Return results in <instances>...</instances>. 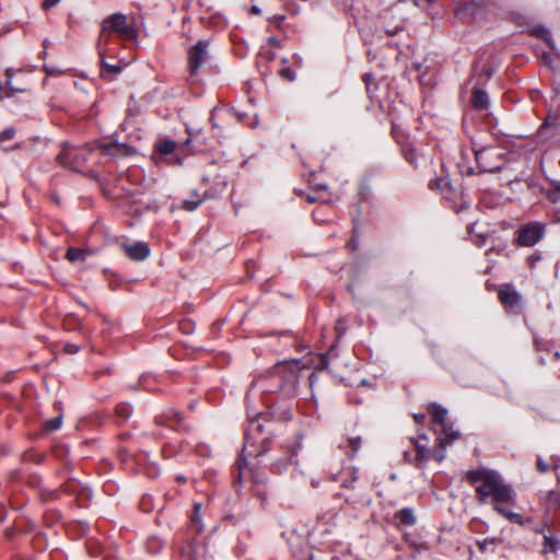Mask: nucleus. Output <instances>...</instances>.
Instances as JSON below:
<instances>
[{"mask_svg": "<svg viewBox=\"0 0 560 560\" xmlns=\"http://www.w3.org/2000/svg\"><path fill=\"white\" fill-rule=\"evenodd\" d=\"M466 478L475 486L477 499L480 503L485 504L491 499L495 512L510 522L518 525L524 524V518L521 514L512 512L506 508V505L515 504L516 493L511 485L504 482L500 474L481 468L467 471Z\"/></svg>", "mask_w": 560, "mask_h": 560, "instance_id": "1", "label": "nucleus"}, {"mask_svg": "<svg viewBox=\"0 0 560 560\" xmlns=\"http://www.w3.org/2000/svg\"><path fill=\"white\" fill-rule=\"evenodd\" d=\"M300 362H283L273 368L268 377L258 380L250 389L261 388L262 392L279 393L284 398H292L298 394L300 381Z\"/></svg>", "mask_w": 560, "mask_h": 560, "instance_id": "2", "label": "nucleus"}, {"mask_svg": "<svg viewBox=\"0 0 560 560\" xmlns=\"http://www.w3.org/2000/svg\"><path fill=\"white\" fill-rule=\"evenodd\" d=\"M114 34L120 40H136L138 30L135 23L130 22L128 16L121 12H115L106 16L102 21L97 39L98 55H106L112 50L110 40Z\"/></svg>", "mask_w": 560, "mask_h": 560, "instance_id": "3", "label": "nucleus"}, {"mask_svg": "<svg viewBox=\"0 0 560 560\" xmlns=\"http://www.w3.org/2000/svg\"><path fill=\"white\" fill-rule=\"evenodd\" d=\"M428 412L431 416L432 423L435 425L434 432L436 434L438 446L445 452L446 447L455 440L459 439L460 434L448 423L447 410L444 407L438 404H431L428 407Z\"/></svg>", "mask_w": 560, "mask_h": 560, "instance_id": "4", "label": "nucleus"}, {"mask_svg": "<svg viewBox=\"0 0 560 560\" xmlns=\"http://www.w3.org/2000/svg\"><path fill=\"white\" fill-rule=\"evenodd\" d=\"M246 408H247V417L249 420V425H248L247 432L245 434V443H244V447L242 450L240 460H238V476H237L238 480L242 479V476H243L242 464H244V467L246 466V457L247 456L259 457L267 452V448H266L267 441L266 440L262 441V445L259 451L254 452L250 450V447L254 446V442H252L250 434H253L255 432L260 433L262 431V423L260 422V419L262 418V413L261 412L252 413L248 404H246Z\"/></svg>", "mask_w": 560, "mask_h": 560, "instance_id": "5", "label": "nucleus"}, {"mask_svg": "<svg viewBox=\"0 0 560 560\" xmlns=\"http://www.w3.org/2000/svg\"><path fill=\"white\" fill-rule=\"evenodd\" d=\"M410 442L415 446L416 455H412L410 451H405L404 459L407 463L421 467L424 463L431 459L441 463L445 458V452L443 450H430L427 446L428 436L425 434H420L418 438H411Z\"/></svg>", "mask_w": 560, "mask_h": 560, "instance_id": "6", "label": "nucleus"}, {"mask_svg": "<svg viewBox=\"0 0 560 560\" xmlns=\"http://www.w3.org/2000/svg\"><path fill=\"white\" fill-rule=\"evenodd\" d=\"M474 153L480 173L500 171L505 163L504 154L495 147H483L480 149L474 147Z\"/></svg>", "mask_w": 560, "mask_h": 560, "instance_id": "7", "label": "nucleus"}, {"mask_svg": "<svg viewBox=\"0 0 560 560\" xmlns=\"http://www.w3.org/2000/svg\"><path fill=\"white\" fill-rule=\"evenodd\" d=\"M546 234V224L539 221H532L521 225L515 231L514 243L521 247H533L538 244Z\"/></svg>", "mask_w": 560, "mask_h": 560, "instance_id": "8", "label": "nucleus"}, {"mask_svg": "<svg viewBox=\"0 0 560 560\" xmlns=\"http://www.w3.org/2000/svg\"><path fill=\"white\" fill-rule=\"evenodd\" d=\"M90 153L91 152L88 148H78L65 144L58 154V161L65 167L75 172H81L89 159Z\"/></svg>", "mask_w": 560, "mask_h": 560, "instance_id": "9", "label": "nucleus"}, {"mask_svg": "<svg viewBox=\"0 0 560 560\" xmlns=\"http://www.w3.org/2000/svg\"><path fill=\"white\" fill-rule=\"evenodd\" d=\"M209 40L199 39L188 50V70L191 75L197 74L200 67L209 59Z\"/></svg>", "mask_w": 560, "mask_h": 560, "instance_id": "10", "label": "nucleus"}, {"mask_svg": "<svg viewBox=\"0 0 560 560\" xmlns=\"http://www.w3.org/2000/svg\"><path fill=\"white\" fill-rule=\"evenodd\" d=\"M177 143L172 139H164L154 145V152L158 155L156 161H164L170 165H180L182 159L175 154Z\"/></svg>", "mask_w": 560, "mask_h": 560, "instance_id": "11", "label": "nucleus"}, {"mask_svg": "<svg viewBox=\"0 0 560 560\" xmlns=\"http://www.w3.org/2000/svg\"><path fill=\"white\" fill-rule=\"evenodd\" d=\"M158 425H165L172 430H183V416L179 411L170 408L155 418Z\"/></svg>", "mask_w": 560, "mask_h": 560, "instance_id": "12", "label": "nucleus"}, {"mask_svg": "<svg viewBox=\"0 0 560 560\" xmlns=\"http://www.w3.org/2000/svg\"><path fill=\"white\" fill-rule=\"evenodd\" d=\"M122 249L125 254L135 261H142L150 255V248L144 242H137L135 244L128 245L122 244Z\"/></svg>", "mask_w": 560, "mask_h": 560, "instance_id": "13", "label": "nucleus"}, {"mask_svg": "<svg viewBox=\"0 0 560 560\" xmlns=\"http://www.w3.org/2000/svg\"><path fill=\"white\" fill-rule=\"evenodd\" d=\"M499 300L505 307H516L520 305L521 295L512 287L508 285L499 290Z\"/></svg>", "mask_w": 560, "mask_h": 560, "instance_id": "14", "label": "nucleus"}, {"mask_svg": "<svg viewBox=\"0 0 560 560\" xmlns=\"http://www.w3.org/2000/svg\"><path fill=\"white\" fill-rule=\"evenodd\" d=\"M442 197L445 201L450 202V207L456 212H460L468 208V203L464 200V196L462 191H457L454 189V192H442Z\"/></svg>", "mask_w": 560, "mask_h": 560, "instance_id": "15", "label": "nucleus"}, {"mask_svg": "<svg viewBox=\"0 0 560 560\" xmlns=\"http://www.w3.org/2000/svg\"><path fill=\"white\" fill-rule=\"evenodd\" d=\"M330 479L332 481H340L342 488L352 489L358 480L357 469L349 468L337 474H331Z\"/></svg>", "mask_w": 560, "mask_h": 560, "instance_id": "16", "label": "nucleus"}, {"mask_svg": "<svg viewBox=\"0 0 560 560\" xmlns=\"http://www.w3.org/2000/svg\"><path fill=\"white\" fill-rule=\"evenodd\" d=\"M298 452L295 447H291L285 452V457L273 462L272 469L277 474H281L289 465H298Z\"/></svg>", "mask_w": 560, "mask_h": 560, "instance_id": "17", "label": "nucleus"}, {"mask_svg": "<svg viewBox=\"0 0 560 560\" xmlns=\"http://www.w3.org/2000/svg\"><path fill=\"white\" fill-rule=\"evenodd\" d=\"M106 55H98L101 59V77L105 80L114 79L121 72L122 68L119 65H112L105 60Z\"/></svg>", "mask_w": 560, "mask_h": 560, "instance_id": "18", "label": "nucleus"}, {"mask_svg": "<svg viewBox=\"0 0 560 560\" xmlns=\"http://www.w3.org/2000/svg\"><path fill=\"white\" fill-rule=\"evenodd\" d=\"M489 96L487 92L479 88H474L471 91V105L477 110H483L489 107Z\"/></svg>", "mask_w": 560, "mask_h": 560, "instance_id": "19", "label": "nucleus"}, {"mask_svg": "<svg viewBox=\"0 0 560 560\" xmlns=\"http://www.w3.org/2000/svg\"><path fill=\"white\" fill-rule=\"evenodd\" d=\"M395 520L399 525L413 526L417 523V517L411 508H402L395 513Z\"/></svg>", "mask_w": 560, "mask_h": 560, "instance_id": "20", "label": "nucleus"}, {"mask_svg": "<svg viewBox=\"0 0 560 560\" xmlns=\"http://www.w3.org/2000/svg\"><path fill=\"white\" fill-rule=\"evenodd\" d=\"M404 540L408 545V547L411 549L412 558H416L418 555L429 550V546L425 541L416 539L410 534L405 535Z\"/></svg>", "mask_w": 560, "mask_h": 560, "instance_id": "21", "label": "nucleus"}, {"mask_svg": "<svg viewBox=\"0 0 560 560\" xmlns=\"http://www.w3.org/2000/svg\"><path fill=\"white\" fill-rule=\"evenodd\" d=\"M476 9L477 5L474 2H466L456 8L455 15L463 21L470 20L474 18Z\"/></svg>", "mask_w": 560, "mask_h": 560, "instance_id": "22", "label": "nucleus"}, {"mask_svg": "<svg viewBox=\"0 0 560 560\" xmlns=\"http://www.w3.org/2000/svg\"><path fill=\"white\" fill-rule=\"evenodd\" d=\"M401 153L409 164H411L413 167H418L419 154L410 142L407 141L401 144Z\"/></svg>", "mask_w": 560, "mask_h": 560, "instance_id": "23", "label": "nucleus"}, {"mask_svg": "<svg viewBox=\"0 0 560 560\" xmlns=\"http://www.w3.org/2000/svg\"><path fill=\"white\" fill-rule=\"evenodd\" d=\"M530 34L542 39L550 48H553V42L550 32L542 25H536L530 28Z\"/></svg>", "mask_w": 560, "mask_h": 560, "instance_id": "24", "label": "nucleus"}, {"mask_svg": "<svg viewBox=\"0 0 560 560\" xmlns=\"http://www.w3.org/2000/svg\"><path fill=\"white\" fill-rule=\"evenodd\" d=\"M429 188L431 190L440 191L441 194L445 191L446 192H454V189L450 186V183L444 177H436L434 179H431L429 182Z\"/></svg>", "mask_w": 560, "mask_h": 560, "instance_id": "25", "label": "nucleus"}, {"mask_svg": "<svg viewBox=\"0 0 560 560\" xmlns=\"http://www.w3.org/2000/svg\"><path fill=\"white\" fill-rule=\"evenodd\" d=\"M132 413V408L127 402H120L115 408L116 419L119 423L127 421Z\"/></svg>", "mask_w": 560, "mask_h": 560, "instance_id": "26", "label": "nucleus"}, {"mask_svg": "<svg viewBox=\"0 0 560 560\" xmlns=\"http://www.w3.org/2000/svg\"><path fill=\"white\" fill-rule=\"evenodd\" d=\"M560 545V540L550 535H544V548L542 552H557Z\"/></svg>", "mask_w": 560, "mask_h": 560, "instance_id": "27", "label": "nucleus"}, {"mask_svg": "<svg viewBox=\"0 0 560 560\" xmlns=\"http://www.w3.org/2000/svg\"><path fill=\"white\" fill-rule=\"evenodd\" d=\"M61 424H62V416L59 415L57 417L46 420L43 424V430L46 433H50V432L59 430L61 428Z\"/></svg>", "mask_w": 560, "mask_h": 560, "instance_id": "28", "label": "nucleus"}, {"mask_svg": "<svg viewBox=\"0 0 560 560\" xmlns=\"http://www.w3.org/2000/svg\"><path fill=\"white\" fill-rule=\"evenodd\" d=\"M475 226H476V223L471 224L468 228V234L470 236L471 242L475 245H477L478 247H480L486 244L488 236L485 233H475Z\"/></svg>", "mask_w": 560, "mask_h": 560, "instance_id": "29", "label": "nucleus"}, {"mask_svg": "<svg viewBox=\"0 0 560 560\" xmlns=\"http://www.w3.org/2000/svg\"><path fill=\"white\" fill-rule=\"evenodd\" d=\"M85 256L86 254L84 250L75 247H69L66 254L67 259L71 262L84 260Z\"/></svg>", "mask_w": 560, "mask_h": 560, "instance_id": "30", "label": "nucleus"}, {"mask_svg": "<svg viewBox=\"0 0 560 560\" xmlns=\"http://www.w3.org/2000/svg\"><path fill=\"white\" fill-rule=\"evenodd\" d=\"M546 504L549 510L560 509V493L557 491H550L547 495Z\"/></svg>", "mask_w": 560, "mask_h": 560, "instance_id": "31", "label": "nucleus"}, {"mask_svg": "<svg viewBox=\"0 0 560 560\" xmlns=\"http://www.w3.org/2000/svg\"><path fill=\"white\" fill-rule=\"evenodd\" d=\"M200 509H201V504L200 503H195L194 504V513L191 515V523L196 527L197 532H200L202 529L201 518H200V514H199L200 513Z\"/></svg>", "mask_w": 560, "mask_h": 560, "instance_id": "32", "label": "nucleus"}, {"mask_svg": "<svg viewBox=\"0 0 560 560\" xmlns=\"http://www.w3.org/2000/svg\"><path fill=\"white\" fill-rule=\"evenodd\" d=\"M203 201V198L186 199L182 202V209L187 211L196 210Z\"/></svg>", "mask_w": 560, "mask_h": 560, "instance_id": "33", "label": "nucleus"}, {"mask_svg": "<svg viewBox=\"0 0 560 560\" xmlns=\"http://www.w3.org/2000/svg\"><path fill=\"white\" fill-rule=\"evenodd\" d=\"M497 542H498V539L494 537L486 538L483 540H478L477 546H478L479 551L486 552L490 545H495Z\"/></svg>", "mask_w": 560, "mask_h": 560, "instance_id": "34", "label": "nucleus"}, {"mask_svg": "<svg viewBox=\"0 0 560 560\" xmlns=\"http://www.w3.org/2000/svg\"><path fill=\"white\" fill-rule=\"evenodd\" d=\"M347 443H348V446L350 447L352 454H354L360 450L362 441H361L360 436H354V438H349L347 440Z\"/></svg>", "mask_w": 560, "mask_h": 560, "instance_id": "35", "label": "nucleus"}, {"mask_svg": "<svg viewBox=\"0 0 560 560\" xmlns=\"http://www.w3.org/2000/svg\"><path fill=\"white\" fill-rule=\"evenodd\" d=\"M280 77L283 78L287 81H294L295 80V72L290 67L282 68L279 72Z\"/></svg>", "mask_w": 560, "mask_h": 560, "instance_id": "36", "label": "nucleus"}, {"mask_svg": "<svg viewBox=\"0 0 560 560\" xmlns=\"http://www.w3.org/2000/svg\"><path fill=\"white\" fill-rule=\"evenodd\" d=\"M15 136V129L13 127L5 128L0 132V143L11 140Z\"/></svg>", "mask_w": 560, "mask_h": 560, "instance_id": "37", "label": "nucleus"}, {"mask_svg": "<svg viewBox=\"0 0 560 560\" xmlns=\"http://www.w3.org/2000/svg\"><path fill=\"white\" fill-rule=\"evenodd\" d=\"M559 192H560V180H555L551 183V190L548 194L549 199L552 200L553 202L557 201L558 197L556 196V194H559Z\"/></svg>", "mask_w": 560, "mask_h": 560, "instance_id": "38", "label": "nucleus"}, {"mask_svg": "<svg viewBox=\"0 0 560 560\" xmlns=\"http://www.w3.org/2000/svg\"><path fill=\"white\" fill-rule=\"evenodd\" d=\"M12 77H13V70L8 68L5 70V85L12 91V92H22L23 90L21 89H15L12 86Z\"/></svg>", "mask_w": 560, "mask_h": 560, "instance_id": "39", "label": "nucleus"}, {"mask_svg": "<svg viewBox=\"0 0 560 560\" xmlns=\"http://www.w3.org/2000/svg\"><path fill=\"white\" fill-rule=\"evenodd\" d=\"M65 352L69 354H74L80 351V347L75 343H67L65 345Z\"/></svg>", "mask_w": 560, "mask_h": 560, "instance_id": "40", "label": "nucleus"}, {"mask_svg": "<svg viewBox=\"0 0 560 560\" xmlns=\"http://www.w3.org/2000/svg\"><path fill=\"white\" fill-rule=\"evenodd\" d=\"M536 466L540 472H546L549 469V465L541 457L537 458Z\"/></svg>", "mask_w": 560, "mask_h": 560, "instance_id": "41", "label": "nucleus"}, {"mask_svg": "<svg viewBox=\"0 0 560 560\" xmlns=\"http://www.w3.org/2000/svg\"><path fill=\"white\" fill-rule=\"evenodd\" d=\"M149 380H150V376H147V375L141 376L139 380L140 386L145 390H152V388L149 387V384H148Z\"/></svg>", "mask_w": 560, "mask_h": 560, "instance_id": "42", "label": "nucleus"}, {"mask_svg": "<svg viewBox=\"0 0 560 560\" xmlns=\"http://www.w3.org/2000/svg\"><path fill=\"white\" fill-rule=\"evenodd\" d=\"M59 2H60V0H44L43 8L45 10H49V9L56 7Z\"/></svg>", "mask_w": 560, "mask_h": 560, "instance_id": "43", "label": "nucleus"}, {"mask_svg": "<svg viewBox=\"0 0 560 560\" xmlns=\"http://www.w3.org/2000/svg\"><path fill=\"white\" fill-rule=\"evenodd\" d=\"M359 245V240L355 235H353L350 240V242L348 243V247L351 249V250H355V248L358 247Z\"/></svg>", "mask_w": 560, "mask_h": 560, "instance_id": "44", "label": "nucleus"}, {"mask_svg": "<svg viewBox=\"0 0 560 560\" xmlns=\"http://www.w3.org/2000/svg\"><path fill=\"white\" fill-rule=\"evenodd\" d=\"M268 44L272 47H276V48H279L281 47V42L280 39H278L277 37H269L268 38Z\"/></svg>", "mask_w": 560, "mask_h": 560, "instance_id": "45", "label": "nucleus"}, {"mask_svg": "<svg viewBox=\"0 0 560 560\" xmlns=\"http://www.w3.org/2000/svg\"><path fill=\"white\" fill-rule=\"evenodd\" d=\"M540 259V256H536V255H530L528 257V265L530 268H534L535 267V264L536 261H538Z\"/></svg>", "mask_w": 560, "mask_h": 560, "instance_id": "46", "label": "nucleus"}, {"mask_svg": "<svg viewBox=\"0 0 560 560\" xmlns=\"http://www.w3.org/2000/svg\"><path fill=\"white\" fill-rule=\"evenodd\" d=\"M413 419L416 423H422L425 420L424 413H415Z\"/></svg>", "mask_w": 560, "mask_h": 560, "instance_id": "47", "label": "nucleus"}, {"mask_svg": "<svg viewBox=\"0 0 560 560\" xmlns=\"http://www.w3.org/2000/svg\"><path fill=\"white\" fill-rule=\"evenodd\" d=\"M284 15H275L272 18V22H275L278 26L281 25V23L284 21Z\"/></svg>", "mask_w": 560, "mask_h": 560, "instance_id": "48", "label": "nucleus"}, {"mask_svg": "<svg viewBox=\"0 0 560 560\" xmlns=\"http://www.w3.org/2000/svg\"><path fill=\"white\" fill-rule=\"evenodd\" d=\"M306 200H307V202H310V203H314V202H316V201H317V198H316V197H314V196H312V195H307Z\"/></svg>", "mask_w": 560, "mask_h": 560, "instance_id": "49", "label": "nucleus"}, {"mask_svg": "<svg viewBox=\"0 0 560 560\" xmlns=\"http://www.w3.org/2000/svg\"><path fill=\"white\" fill-rule=\"evenodd\" d=\"M485 71H486V74H487L488 78H490L493 74V69L492 68L485 67Z\"/></svg>", "mask_w": 560, "mask_h": 560, "instance_id": "50", "label": "nucleus"}, {"mask_svg": "<svg viewBox=\"0 0 560 560\" xmlns=\"http://www.w3.org/2000/svg\"><path fill=\"white\" fill-rule=\"evenodd\" d=\"M552 358L555 361H558L560 359V352L559 351L552 352Z\"/></svg>", "mask_w": 560, "mask_h": 560, "instance_id": "51", "label": "nucleus"}, {"mask_svg": "<svg viewBox=\"0 0 560 560\" xmlns=\"http://www.w3.org/2000/svg\"><path fill=\"white\" fill-rule=\"evenodd\" d=\"M252 12L255 13V14H259L260 13V9L257 5H253L252 7Z\"/></svg>", "mask_w": 560, "mask_h": 560, "instance_id": "52", "label": "nucleus"}, {"mask_svg": "<svg viewBox=\"0 0 560 560\" xmlns=\"http://www.w3.org/2000/svg\"><path fill=\"white\" fill-rule=\"evenodd\" d=\"M176 480H177L178 482H185V481H186V477H184V476L179 475V476H177V477H176Z\"/></svg>", "mask_w": 560, "mask_h": 560, "instance_id": "53", "label": "nucleus"}, {"mask_svg": "<svg viewBox=\"0 0 560 560\" xmlns=\"http://www.w3.org/2000/svg\"><path fill=\"white\" fill-rule=\"evenodd\" d=\"M535 532H536L537 534H542V536H544V535H546V534L544 533V528H542V527H537V528H535Z\"/></svg>", "mask_w": 560, "mask_h": 560, "instance_id": "54", "label": "nucleus"}, {"mask_svg": "<svg viewBox=\"0 0 560 560\" xmlns=\"http://www.w3.org/2000/svg\"><path fill=\"white\" fill-rule=\"evenodd\" d=\"M11 505H12L13 508H15V509H18V508H19V505H18V503H16L15 499H12V500H11Z\"/></svg>", "mask_w": 560, "mask_h": 560, "instance_id": "55", "label": "nucleus"}, {"mask_svg": "<svg viewBox=\"0 0 560 560\" xmlns=\"http://www.w3.org/2000/svg\"><path fill=\"white\" fill-rule=\"evenodd\" d=\"M315 378V374L314 373H311L310 375V384L312 385L313 384V380Z\"/></svg>", "mask_w": 560, "mask_h": 560, "instance_id": "56", "label": "nucleus"}, {"mask_svg": "<svg viewBox=\"0 0 560 560\" xmlns=\"http://www.w3.org/2000/svg\"><path fill=\"white\" fill-rule=\"evenodd\" d=\"M539 361H540L541 364H545V362H546L544 357H540Z\"/></svg>", "mask_w": 560, "mask_h": 560, "instance_id": "57", "label": "nucleus"}, {"mask_svg": "<svg viewBox=\"0 0 560 560\" xmlns=\"http://www.w3.org/2000/svg\"><path fill=\"white\" fill-rule=\"evenodd\" d=\"M0 513L5 514V513H4V506H3V505H1V504H0Z\"/></svg>", "mask_w": 560, "mask_h": 560, "instance_id": "58", "label": "nucleus"}, {"mask_svg": "<svg viewBox=\"0 0 560 560\" xmlns=\"http://www.w3.org/2000/svg\"><path fill=\"white\" fill-rule=\"evenodd\" d=\"M3 518H4V514L0 513V521H2Z\"/></svg>", "mask_w": 560, "mask_h": 560, "instance_id": "59", "label": "nucleus"}, {"mask_svg": "<svg viewBox=\"0 0 560 560\" xmlns=\"http://www.w3.org/2000/svg\"><path fill=\"white\" fill-rule=\"evenodd\" d=\"M369 78V74H364V81H366Z\"/></svg>", "mask_w": 560, "mask_h": 560, "instance_id": "60", "label": "nucleus"}]
</instances>
